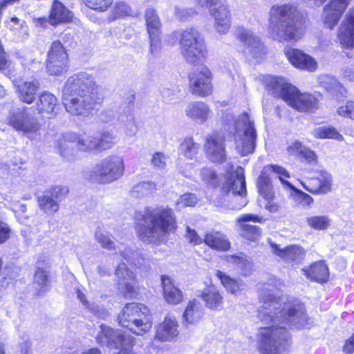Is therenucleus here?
I'll use <instances>...</instances> for the list:
<instances>
[{
	"instance_id": "1",
	"label": "nucleus",
	"mask_w": 354,
	"mask_h": 354,
	"mask_svg": "<svg viewBox=\"0 0 354 354\" xmlns=\"http://www.w3.org/2000/svg\"><path fill=\"white\" fill-rule=\"evenodd\" d=\"M262 305L258 310L259 319L270 326L259 331V350L261 354H282L290 344L286 326L304 328L310 324L304 306L300 303L286 302L285 297H276L274 292L261 295Z\"/></svg>"
},
{
	"instance_id": "2",
	"label": "nucleus",
	"mask_w": 354,
	"mask_h": 354,
	"mask_svg": "<svg viewBox=\"0 0 354 354\" xmlns=\"http://www.w3.org/2000/svg\"><path fill=\"white\" fill-rule=\"evenodd\" d=\"M145 224L138 225V234L141 241L148 243L165 242L169 234L177 228L176 218L172 209L159 207L144 216Z\"/></svg>"
},
{
	"instance_id": "3",
	"label": "nucleus",
	"mask_w": 354,
	"mask_h": 354,
	"mask_svg": "<svg viewBox=\"0 0 354 354\" xmlns=\"http://www.w3.org/2000/svg\"><path fill=\"white\" fill-rule=\"evenodd\" d=\"M269 30L272 37L280 42L299 39L302 33L296 8L288 4L273 6L270 10Z\"/></svg>"
},
{
	"instance_id": "4",
	"label": "nucleus",
	"mask_w": 354,
	"mask_h": 354,
	"mask_svg": "<svg viewBox=\"0 0 354 354\" xmlns=\"http://www.w3.org/2000/svg\"><path fill=\"white\" fill-rule=\"evenodd\" d=\"M269 87L273 95L282 98L290 106L299 111L313 112L318 108V100L315 95L301 93L282 77H274Z\"/></svg>"
},
{
	"instance_id": "5",
	"label": "nucleus",
	"mask_w": 354,
	"mask_h": 354,
	"mask_svg": "<svg viewBox=\"0 0 354 354\" xmlns=\"http://www.w3.org/2000/svg\"><path fill=\"white\" fill-rule=\"evenodd\" d=\"M120 253L113 255V261L117 264L115 274L118 278L119 289L123 293L124 297L131 298L135 296V274L131 272L124 263L118 261L120 259L126 260L129 263L133 264L137 268H140L143 261L139 252L125 245L121 244L119 248Z\"/></svg>"
},
{
	"instance_id": "6",
	"label": "nucleus",
	"mask_w": 354,
	"mask_h": 354,
	"mask_svg": "<svg viewBox=\"0 0 354 354\" xmlns=\"http://www.w3.org/2000/svg\"><path fill=\"white\" fill-rule=\"evenodd\" d=\"M179 41L181 53L187 62L196 64L206 53V47L203 38L198 31L194 28L174 31L168 37V42L174 45Z\"/></svg>"
},
{
	"instance_id": "7",
	"label": "nucleus",
	"mask_w": 354,
	"mask_h": 354,
	"mask_svg": "<svg viewBox=\"0 0 354 354\" xmlns=\"http://www.w3.org/2000/svg\"><path fill=\"white\" fill-rule=\"evenodd\" d=\"M119 324L136 335H143L152 326L149 310L142 304H127L118 315Z\"/></svg>"
},
{
	"instance_id": "8",
	"label": "nucleus",
	"mask_w": 354,
	"mask_h": 354,
	"mask_svg": "<svg viewBox=\"0 0 354 354\" xmlns=\"http://www.w3.org/2000/svg\"><path fill=\"white\" fill-rule=\"evenodd\" d=\"M124 173V158L121 156L111 155L100 160L86 171L84 177L99 184H109L120 179Z\"/></svg>"
},
{
	"instance_id": "9",
	"label": "nucleus",
	"mask_w": 354,
	"mask_h": 354,
	"mask_svg": "<svg viewBox=\"0 0 354 354\" xmlns=\"http://www.w3.org/2000/svg\"><path fill=\"white\" fill-rule=\"evenodd\" d=\"M234 141L236 149L241 156H247L254 151L256 142V131L254 123L248 113H243L234 120Z\"/></svg>"
},
{
	"instance_id": "10",
	"label": "nucleus",
	"mask_w": 354,
	"mask_h": 354,
	"mask_svg": "<svg viewBox=\"0 0 354 354\" xmlns=\"http://www.w3.org/2000/svg\"><path fill=\"white\" fill-rule=\"evenodd\" d=\"M73 143H75L77 149L82 152H90L93 150H97L95 136L87 135L85 133H64L57 140V147L61 156L68 160H71L73 158L74 150L71 146Z\"/></svg>"
},
{
	"instance_id": "11",
	"label": "nucleus",
	"mask_w": 354,
	"mask_h": 354,
	"mask_svg": "<svg viewBox=\"0 0 354 354\" xmlns=\"http://www.w3.org/2000/svg\"><path fill=\"white\" fill-rule=\"evenodd\" d=\"M96 341L101 346L119 350L118 354H136L132 350L135 342L133 337L106 325H100Z\"/></svg>"
},
{
	"instance_id": "12",
	"label": "nucleus",
	"mask_w": 354,
	"mask_h": 354,
	"mask_svg": "<svg viewBox=\"0 0 354 354\" xmlns=\"http://www.w3.org/2000/svg\"><path fill=\"white\" fill-rule=\"evenodd\" d=\"M62 102L66 111L72 115L88 116L100 104V98H93L91 96L78 95L62 91Z\"/></svg>"
},
{
	"instance_id": "13",
	"label": "nucleus",
	"mask_w": 354,
	"mask_h": 354,
	"mask_svg": "<svg viewBox=\"0 0 354 354\" xmlns=\"http://www.w3.org/2000/svg\"><path fill=\"white\" fill-rule=\"evenodd\" d=\"M62 91H66V94L73 93L99 98L95 78L86 72H80L68 77Z\"/></svg>"
},
{
	"instance_id": "14",
	"label": "nucleus",
	"mask_w": 354,
	"mask_h": 354,
	"mask_svg": "<svg viewBox=\"0 0 354 354\" xmlns=\"http://www.w3.org/2000/svg\"><path fill=\"white\" fill-rule=\"evenodd\" d=\"M8 124L17 131H22L30 140L39 138V125L37 120L30 117L25 109L12 110L8 118Z\"/></svg>"
},
{
	"instance_id": "15",
	"label": "nucleus",
	"mask_w": 354,
	"mask_h": 354,
	"mask_svg": "<svg viewBox=\"0 0 354 354\" xmlns=\"http://www.w3.org/2000/svg\"><path fill=\"white\" fill-rule=\"evenodd\" d=\"M236 38L241 44V51L255 59L265 54V47L259 37L249 28L239 26L234 32Z\"/></svg>"
},
{
	"instance_id": "16",
	"label": "nucleus",
	"mask_w": 354,
	"mask_h": 354,
	"mask_svg": "<svg viewBox=\"0 0 354 354\" xmlns=\"http://www.w3.org/2000/svg\"><path fill=\"white\" fill-rule=\"evenodd\" d=\"M225 192H232L235 201H239V204L233 206L234 209H241L246 205L247 201L244 198L246 194L244 170L238 167L234 171L227 173V180L223 187Z\"/></svg>"
},
{
	"instance_id": "17",
	"label": "nucleus",
	"mask_w": 354,
	"mask_h": 354,
	"mask_svg": "<svg viewBox=\"0 0 354 354\" xmlns=\"http://www.w3.org/2000/svg\"><path fill=\"white\" fill-rule=\"evenodd\" d=\"M205 6L209 8V14L214 19V28L219 34L227 33L231 26V12L225 0L214 1Z\"/></svg>"
},
{
	"instance_id": "18",
	"label": "nucleus",
	"mask_w": 354,
	"mask_h": 354,
	"mask_svg": "<svg viewBox=\"0 0 354 354\" xmlns=\"http://www.w3.org/2000/svg\"><path fill=\"white\" fill-rule=\"evenodd\" d=\"M68 192V189L65 186H55L46 190L37 197L40 209L48 215L55 214L59 209V202Z\"/></svg>"
},
{
	"instance_id": "19",
	"label": "nucleus",
	"mask_w": 354,
	"mask_h": 354,
	"mask_svg": "<svg viewBox=\"0 0 354 354\" xmlns=\"http://www.w3.org/2000/svg\"><path fill=\"white\" fill-rule=\"evenodd\" d=\"M67 53L59 41L52 43L48 55L47 71L50 75H57L66 71Z\"/></svg>"
},
{
	"instance_id": "20",
	"label": "nucleus",
	"mask_w": 354,
	"mask_h": 354,
	"mask_svg": "<svg viewBox=\"0 0 354 354\" xmlns=\"http://www.w3.org/2000/svg\"><path fill=\"white\" fill-rule=\"evenodd\" d=\"M189 85L192 93L205 97L212 92V73L206 66H202L189 77Z\"/></svg>"
},
{
	"instance_id": "21",
	"label": "nucleus",
	"mask_w": 354,
	"mask_h": 354,
	"mask_svg": "<svg viewBox=\"0 0 354 354\" xmlns=\"http://www.w3.org/2000/svg\"><path fill=\"white\" fill-rule=\"evenodd\" d=\"M270 169H271L272 171L278 176L284 187L289 188L292 190L291 197L297 205H299L303 207H308L313 203V198L310 195L295 188L286 180V178H290V174L286 169L281 166L274 165H270Z\"/></svg>"
},
{
	"instance_id": "22",
	"label": "nucleus",
	"mask_w": 354,
	"mask_h": 354,
	"mask_svg": "<svg viewBox=\"0 0 354 354\" xmlns=\"http://www.w3.org/2000/svg\"><path fill=\"white\" fill-rule=\"evenodd\" d=\"M205 149L207 158L216 163H222L226 160L225 138L223 136L214 133L206 138Z\"/></svg>"
},
{
	"instance_id": "23",
	"label": "nucleus",
	"mask_w": 354,
	"mask_h": 354,
	"mask_svg": "<svg viewBox=\"0 0 354 354\" xmlns=\"http://www.w3.org/2000/svg\"><path fill=\"white\" fill-rule=\"evenodd\" d=\"M265 221L266 219L263 216L254 214H244L236 219L241 234L245 239L253 241L259 240L261 237L262 232L259 227L248 223H263Z\"/></svg>"
},
{
	"instance_id": "24",
	"label": "nucleus",
	"mask_w": 354,
	"mask_h": 354,
	"mask_svg": "<svg viewBox=\"0 0 354 354\" xmlns=\"http://www.w3.org/2000/svg\"><path fill=\"white\" fill-rule=\"evenodd\" d=\"M351 0H330L324 8L322 19L325 26L333 29L339 22Z\"/></svg>"
},
{
	"instance_id": "25",
	"label": "nucleus",
	"mask_w": 354,
	"mask_h": 354,
	"mask_svg": "<svg viewBox=\"0 0 354 354\" xmlns=\"http://www.w3.org/2000/svg\"><path fill=\"white\" fill-rule=\"evenodd\" d=\"M284 51L286 57L295 68L308 71L317 69V64L315 59L302 50L286 47Z\"/></svg>"
},
{
	"instance_id": "26",
	"label": "nucleus",
	"mask_w": 354,
	"mask_h": 354,
	"mask_svg": "<svg viewBox=\"0 0 354 354\" xmlns=\"http://www.w3.org/2000/svg\"><path fill=\"white\" fill-rule=\"evenodd\" d=\"M185 113L192 121L200 124L207 122L214 115L209 106L203 101L188 103L185 109Z\"/></svg>"
},
{
	"instance_id": "27",
	"label": "nucleus",
	"mask_w": 354,
	"mask_h": 354,
	"mask_svg": "<svg viewBox=\"0 0 354 354\" xmlns=\"http://www.w3.org/2000/svg\"><path fill=\"white\" fill-rule=\"evenodd\" d=\"M12 82L17 88L19 97L21 101L27 104H32L36 97L37 92L39 88L37 80L24 81L22 79L15 77V71L11 75Z\"/></svg>"
},
{
	"instance_id": "28",
	"label": "nucleus",
	"mask_w": 354,
	"mask_h": 354,
	"mask_svg": "<svg viewBox=\"0 0 354 354\" xmlns=\"http://www.w3.org/2000/svg\"><path fill=\"white\" fill-rule=\"evenodd\" d=\"M272 172L270 166L266 167L258 178V189L259 194L268 201L266 205V209L271 213L279 212V207L277 204L272 203L274 194L271 185L270 179L267 176V174Z\"/></svg>"
},
{
	"instance_id": "29",
	"label": "nucleus",
	"mask_w": 354,
	"mask_h": 354,
	"mask_svg": "<svg viewBox=\"0 0 354 354\" xmlns=\"http://www.w3.org/2000/svg\"><path fill=\"white\" fill-rule=\"evenodd\" d=\"M179 334L178 324L174 317L167 316L163 322L159 324L156 330L154 340L160 342H171Z\"/></svg>"
},
{
	"instance_id": "30",
	"label": "nucleus",
	"mask_w": 354,
	"mask_h": 354,
	"mask_svg": "<svg viewBox=\"0 0 354 354\" xmlns=\"http://www.w3.org/2000/svg\"><path fill=\"white\" fill-rule=\"evenodd\" d=\"M338 35L340 44L344 47H354V6L346 13L340 25Z\"/></svg>"
},
{
	"instance_id": "31",
	"label": "nucleus",
	"mask_w": 354,
	"mask_h": 354,
	"mask_svg": "<svg viewBox=\"0 0 354 354\" xmlns=\"http://www.w3.org/2000/svg\"><path fill=\"white\" fill-rule=\"evenodd\" d=\"M73 13L59 0H54L49 14V24L57 26L73 21Z\"/></svg>"
},
{
	"instance_id": "32",
	"label": "nucleus",
	"mask_w": 354,
	"mask_h": 354,
	"mask_svg": "<svg viewBox=\"0 0 354 354\" xmlns=\"http://www.w3.org/2000/svg\"><path fill=\"white\" fill-rule=\"evenodd\" d=\"M274 252L283 261L288 263H299L305 257L306 252L301 247L290 245L281 248L277 244H272Z\"/></svg>"
},
{
	"instance_id": "33",
	"label": "nucleus",
	"mask_w": 354,
	"mask_h": 354,
	"mask_svg": "<svg viewBox=\"0 0 354 354\" xmlns=\"http://www.w3.org/2000/svg\"><path fill=\"white\" fill-rule=\"evenodd\" d=\"M201 297L208 308L217 311L223 308V298L215 285L211 283L204 288Z\"/></svg>"
},
{
	"instance_id": "34",
	"label": "nucleus",
	"mask_w": 354,
	"mask_h": 354,
	"mask_svg": "<svg viewBox=\"0 0 354 354\" xmlns=\"http://www.w3.org/2000/svg\"><path fill=\"white\" fill-rule=\"evenodd\" d=\"M161 283L163 289V296L165 301L172 305H176L183 301V293L174 283L173 280L166 275L161 276Z\"/></svg>"
},
{
	"instance_id": "35",
	"label": "nucleus",
	"mask_w": 354,
	"mask_h": 354,
	"mask_svg": "<svg viewBox=\"0 0 354 354\" xmlns=\"http://www.w3.org/2000/svg\"><path fill=\"white\" fill-rule=\"evenodd\" d=\"M302 272L308 279L318 283L327 281L329 276L328 268L324 261L314 262L304 268Z\"/></svg>"
},
{
	"instance_id": "36",
	"label": "nucleus",
	"mask_w": 354,
	"mask_h": 354,
	"mask_svg": "<svg viewBox=\"0 0 354 354\" xmlns=\"http://www.w3.org/2000/svg\"><path fill=\"white\" fill-rule=\"evenodd\" d=\"M287 152L290 156L303 158L308 163H315L317 161L315 153L297 140L288 144Z\"/></svg>"
},
{
	"instance_id": "37",
	"label": "nucleus",
	"mask_w": 354,
	"mask_h": 354,
	"mask_svg": "<svg viewBox=\"0 0 354 354\" xmlns=\"http://www.w3.org/2000/svg\"><path fill=\"white\" fill-rule=\"evenodd\" d=\"M207 245L219 251H226L230 248V243L226 236L219 232L207 233L204 239Z\"/></svg>"
},
{
	"instance_id": "38",
	"label": "nucleus",
	"mask_w": 354,
	"mask_h": 354,
	"mask_svg": "<svg viewBox=\"0 0 354 354\" xmlns=\"http://www.w3.org/2000/svg\"><path fill=\"white\" fill-rule=\"evenodd\" d=\"M216 275L226 290L231 294L236 295L245 288V285L242 280L232 278L222 271L217 270Z\"/></svg>"
},
{
	"instance_id": "39",
	"label": "nucleus",
	"mask_w": 354,
	"mask_h": 354,
	"mask_svg": "<svg viewBox=\"0 0 354 354\" xmlns=\"http://www.w3.org/2000/svg\"><path fill=\"white\" fill-rule=\"evenodd\" d=\"M200 145L196 142L191 137H187L180 144V154L185 159L189 160H197V156L200 151Z\"/></svg>"
},
{
	"instance_id": "40",
	"label": "nucleus",
	"mask_w": 354,
	"mask_h": 354,
	"mask_svg": "<svg viewBox=\"0 0 354 354\" xmlns=\"http://www.w3.org/2000/svg\"><path fill=\"white\" fill-rule=\"evenodd\" d=\"M203 311L199 302L194 299L189 301L183 315V323L194 324L201 318Z\"/></svg>"
},
{
	"instance_id": "41",
	"label": "nucleus",
	"mask_w": 354,
	"mask_h": 354,
	"mask_svg": "<svg viewBox=\"0 0 354 354\" xmlns=\"http://www.w3.org/2000/svg\"><path fill=\"white\" fill-rule=\"evenodd\" d=\"M145 17L149 35L161 34L162 24L156 10L153 8H148L145 10Z\"/></svg>"
},
{
	"instance_id": "42",
	"label": "nucleus",
	"mask_w": 354,
	"mask_h": 354,
	"mask_svg": "<svg viewBox=\"0 0 354 354\" xmlns=\"http://www.w3.org/2000/svg\"><path fill=\"white\" fill-rule=\"evenodd\" d=\"M319 83L332 95H343L346 93L345 88L333 77L328 75H321Z\"/></svg>"
},
{
	"instance_id": "43",
	"label": "nucleus",
	"mask_w": 354,
	"mask_h": 354,
	"mask_svg": "<svg viewBox=\"0 0 354 354\" xmlns=\"http://www.w3.org/2000/svg\"><path fill=\"white\" fill-rule=\"evenodd\" d=\"M57 105V99L52 93L45 91L39 96L37 109L40 113H53Z\"/></svg>"
},
{
	"instance_id": "44",
	"label": "nucleus",
	"mask_w": 354,
	"mask_h": 354,
	"mask_svg": "<svg viewBox=\"0 0 354 354\" xmlns=\"http://www.w3.org/2000/svg\"><path fill=\"white\" fill-rule=\"evenodd\" d=\"M312 135L317 139H334L342 141L344 137L337 129L331 126H320L315 127L312 131Z\"/></svg>"
},
{
	"instance_id": "45",
	"label": "nucleus",
	"mask_w": 354,
	"mask_h": 354,
	"mask_svg": "<svg viewBox=\"0 0 354 354\" xmlns=\"http://www.w3.org/2000/svg\"><path fill=\"white\" fill-rule=\"evenodd\" d=\"M226 261L239 269L243 275H249L252 270V264L242 253L239 255L226 256Z\"/></svg>"
},
{
	"instance_id": "46",
	"label": "nucleus",
	"mask_w": 354,
	"mask_h": 354,
	"mask_svg": "<svg viewBox=\"0 0 354 354\" xmlns=\"http://www.w3.org/2000/svg\"><path fill=\"white\" fill-rule=\"evenodd\" d=\"M6 27L15 35L22 37H28V28L25 21L13 16L5 21Z\"/></svg>"
},
{
	"instance_id": "47",
	"label": "nucleus",
	"mask_w": 354,
	"mask_h": 354,
	"mask_svg": "<svg viewBox=\"0 0 354 354\" xmlns=\"http://www.w3.org/2000/svg\"><path fill=\"white\" fill-rule=\"evenodd\" d=\"M330 221L328 216H313L306 219L308 225L316 230H326L330 226Z\"/></svg>"
},
{
	"instance_id": "48",
	"label": "nucleus",
	"mask_w": 354,
	"mask_h": 354,
	"mask_svg": "<svg viewBox=\"0 0 354 354\" xmlns=\"http://www.w3.org/2000/svg\"><path fill=\"white\" fill-rule=\"evenodd\" d=\"M156 189V185L153 182H141L131 189V195L133 197H142L148 195Z\"/></svg>"
},
{
	"instance_id": "49",
	"label": "nucleus",
	"mask_w": 354,
	"mask_h": 354,
	"mask_svg": "<svg viewBox=\"0 0 354 354\" xmlns=\"http://www.w3.org/2000/svg\"><path fill=\"white\" fill-rule=\"evenodd\" d=\"M34 284L39 289V292H45L48 290V280L46 271L38 268L35 274Z\"/></svg>"
},
{
	"instance_id": "50",
	"label": "nucleus",
	"mask_w": 354,
	"mask_h": 354,
	"mask_svg": "<svg viewBox=\"0 0 354 354\" xmlns=\"http://www.w3.org/2000/svg\"><path fill=\"white\" fill-rule=\"evenodd\" d=\"M95 239L100 244V245L107 250L115 248L114 243L111 239V234L101 229L98 228L95 234Z\"/></svg>"
},
{
	"instance_id": "51",
	"label": "nucleus",
	"mask_w": 354,
	"mask_h": 354,
	"mask_svg": "<svg viewBox=\"0 0 354 354\" xmlns=\"http://www.w3.org/2000/svg\"><path fill=\"white\" fill-rule=\"evenodd\" d=\"M114 138L115 136L113 133L109 131L102 133L100 137H96V142L97 144V149L100 151L111 148L114 145Z\"/></svg>"
},
{
	"instance_id": "52",
	"label": "nucleus",
	"mask_w": 354,
	"mask_h": 354,
	"mask_svg": "<svg viewBox=\"0 0 354 354\" xmlns=\"http://www.w3.org/2000/svg\"><path fill=\"white\" fill-rule=\"evenodd\" d=\"M82 3L88 8L104 12L112 4L113 0H82Z\"/></svg>"
},
{
	"instance_id": "53",
	"label": "nucleus",
	"mask_w": 354,
	"mask_h": 354,
	"mask_svg": "<svg viewBox=\"0 0 354 354\" xmlns=\"http://www.w3.org/2000/svg\"><path fill=\"white\" fill-rule=\"evenodd\" d=\"M113 17L120 18L132 15V10L131 7L124 1H120L115 3L113 8Z\"/></svg>"
},
{
	"instance_id": "54",
	"label": "nucleus",
	"mask_w": 354,
	"mask_h": 354,
	"mask_svg": "<svg viewBox=\"0 0 354 354\" xmlns=\"http://www.w3.org/2000/svg\"><path fill=\"white\" fill-rule=\"evenodd\" d=\"M77 295L78 299L82 301L84 306L88 308L93 313H94L98 317L104 318L107 313L102 309H100V306L97 305H92L91 306L88 301L85 299L84 294L80 290L77 291Z\"/></svg>"
},
{
	"instance_id": "55",
	"label": "nucleus",
	"mask_w": 354,
	"mask_h": 354,
	"mask_svg": "<svg viewBox=\"0 0 354 354\" xmlns=\"http://www.w3.org/2000/svg\"><path fill=\"white\" fill-rule=\"evenodd\" d=\"M316 183H319L320 194H326L330 190L332 178L330 174L327 172H322L318 178L315 180Z\"/></svg>"
},
{
	"instance_id": "56",
	"label": "nucleus",
	"mask_w": 354,
	"mask_h": 354,
	"mask_svg": "<svg viewBox=\"0 0 354 354\" xmlns=\"http://www.w3.org/2000/svg\"><path fill=\"white\" fill-rule=\"evenodd\" d=\"M202 180L207 185L215 186L218 184V176L211 168H203L201 171Z\"/></svg>"
},
{
	"instance_id": "57",
	"label": "nucleus",
	"mask_w": 354,
	"mask_h": 354,
	"mask_svg": "<svg viewBox=\"0 0 354 354\" xmlns=\"http://www.w3.org/2000/svg\"><path fill=\"white\" fill-rule=\"evenodd\" d=\"M119 120L121 122L126 123L125 133L127 136L131 137L136 135L137 127L135 124L133 116L131 113L127 115L126 119H124V117H122Z\"/></svg>"
},
{
	"instance_id": "58",
	"label": "nucleus",
	"mask_w": 354,
	"mask_h": 354,
	"mask_svg": "<svg viewBox=\"0 0 354 354\" xmlns=\"http://www.w3.org/2000/svg\"><path fill=\"white\" fill-rule=\"evenodd\" d=\"M124 117L123 115H118V113L113 109L107 108L102 111L100 113V120L104 123L113 124L119 118Z\"/></svg>"
},
{
	"instance_id": "59",
	"label": "nucleus",
	"mask_w": 354,
	"mask_h": 354,
	"mask_svg": "<svg viewBox=\"0 0 354 354\" xmlns=\"http://www.w3.org/2000/svg\"><path fill=\"white\" fill-rule=\"evenodd\" d=\"M197 198L193 194H185L177 201L176 205L180 209L185 207H192L196 204Z\"/></svg>"
},
{
	"instance_id": "60",
	"label": "nucleus",
	"mask_w": 354,
	"mask_h": 354,
	"mask_svg": "<svg viewBox=\"0 0 354 354\" xmlns=\"http://www.w3.org/2000/svg\"><path fill=\"white\" fill-rule=\"evenodd\" d=\"M167 162V157L162 152L155 153L151 159V164L153 167L158 169L165 168Z\"/></svg>"
},
{
	"instance_id": "61",
	"label": "nucleus",
	"mask_w": 354,
	"mask_h": 354,
	"mask_svg": "<svg viewBox=\"0 0 354 354\" xmlns=\"http://www.w3.org/2000/svg\"><path fill=\"white\" fill-rule=\"evenodd\" d=\"M338 113L344 118L354 120V101H348L338 109Z\"/></svg>"
},
{
	"instance_id": "62",
	"label": "nucleus",
	"mask_w": 354,
	"mask_h": 354,
	"mask_svg": "<svg viewBox=\"0 0 354 354\" xmlns=\"http://www.w3.org/2000/svg\"><path fill=\"white\" fill-rule=\"evenodd\" d=\"M194 10L192 8H186L180 6H175L174 15L176 19L180 21H185L189 17L194 14Z\"/></svg>"
},
{
	"instance_id": "63",
	"label": "nucleus",
	"mask_w": 354,
	"mask_h": 354,
	"mask_svg": "<svg viewBox=\"0 0 354 354\" xmlns=\"http://www.w3.org/2000/svg\"><path fill=\"white\" fill-rule=\"evenodd\" d=\"M316 178H312L305 182L301 181L303 187L308 192L312 194H320L319 183H316L315 180Z\"/></svg>"
},
{
	"instance_id": "64",
	"label": "nucleus",
	"mask_w": 354,
	"mask_h": 354,
	"mask_svg": "<svg viewBox=\"0 0 354 354\" xmlns=\"http://www.w3.org/2000/svg\"><path fill=\"white\" fill-rule=\"evenodd\" d=\"M186 238L194 245H199L203 242V239L198 236L197 232L187 226L186 228Z\"/></svg>"
}]
</instances>
